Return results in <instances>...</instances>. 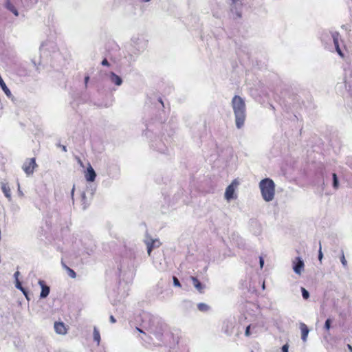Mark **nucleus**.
I'll return each mask as SVG.
<instances>
[{"label":"nucleus","mask_w":352,"mask_h":352,"mask_svg":"<svg viewBox=\"0 0 352 352\" xmlns=\"http://www.w3.org/2000/svg\"><path fill=\"white\" fill-rule=\"evenodd\" d=\"M300 329L301 331V338L302 340L305 342L307 340L308 334H309V329L308 327L305 323H300Z\"/></svg>","instance_id":"10"},{"label":"nucleus","mask_w":352,"mask_h":352,"mask_svg":"<svg viewBox=\"0 0 352 352\" xmlns=\"http://www.w3.org/2000/svg\"><path fill=\"white\" fill-rule=\"evenodd\" d=\"M6 7L8 8V9H9L10 11H12L16 16L18 15L17 10L9 1L7 2Z\"/></svg>","instance_id":"19"},{"label":"nucleus","mask_w":352,"mask_h":352,"mask_svg":"<svg viewBox=\"0 0 352 352\" xmlns=\"http://www.w3.org/2000/svg\"><path fill=\"white\" fill-rule=\"evenodd\" d=\"M347 347H348V349H349V351H350L351 352H352V346H351V345H350V344H348V345H347Z\"/></svg>","instance_id":"35"},{"label":"nucleus","mask_w":352,"mask_h":352,"mask_svg":"<svg viewBox=\"0 0 352 352\" xmlns=\"http://www.w3.org/2000/svg\"><path fill=\"white\" fill-rule=\"evenodd\" d=\"M239 185V182L237 179H234L232 183L226 188V192H225V198L230 201L232 199H234L236 197L234 196V192L235 189L237 188Z\"/></svg>","instance_id":"3"},{"label":"nucleus","mask_w":352,"mask_h":352,"mask_svg":"<svg viewBox=\"0 0 352 352\" xmlns=\"http://www.w3.org/2000/svg\"><path fill=\"white\" fill-rule=\"evenodd\" d=\"M0 86H1V87L2 89V90L3 91V92L5 93V94L8 98H11L12 97L11 91L8 88V87L6 86V83L4 82V81H3V80L2 79L1 77H0Z\"/></svg>","instance_id":"13"},{"label":"nucleus","mask_w":352,"mask_h":352,"mask_svg":"<svg viewBox=\"0 0 352 352\" xmlns=\"http://www.w3.org/2000/svg\"><path fill=\"white\" fill-rule=\"evenodd\" d=\"M333 186L334 188L337 189L338 188V179L336 173H333Z\"/></svg>","instance_id":"20"},{"label":"nucleus","mask_w":352,"mask_h":352,"mask_svg":"<svg viewBox=\"0 0 352 352\" xmlns=\"http://www.w3.org/2000/svg\"><path fill=\"white\" fill-rule=\"evenodd\" d=\"M332 37H333L334 45L336 47V52L341 57L343 58L344 56V55L339 45V41L340 40V34L338 32H334L332 34Z\"/></svg>","instance_id":"6"},{"label":"nucleus","mask_w":352,"mask_h":352,"mask_svg":"<svg viewBox=\"0 0 352 352\" xmlns=\"http://www.w3.org/2000/svg\"><path fill=\"white\" fill-rule=\"evenodd\" d=\"M301 291H302V297L306 300L308 299L309 297V294L308 291H307L304 287L301 288Z\"/></svg>","instance_id":"21"},{"label":"nucleus","mask_w":352,"mask_h":352,"mask_svg":"<svg viewBox=\"0 0 352 352\" xmlns=\"http://www.w3.org/2000/svg\"><path fill=\"white\" fill-rule=\"evenodd\" d=\"M61 264H62L63 267L67 271L68 275L71 278H75L76 277V272L72 269L69 267L63 261H61Z\"/></svg>","instance_id":"14"},{"label":"nucleus","mask_w":352,"mask_h":352,"mask_svg":"<svg viewBox=\"0 0 352 352\" xmlns=\"http://www.w3.org/2000/svg\"><path fill=\"white\" fill-rule=\"evenodd\" d=\"M109 78L112 83L115 84L116 85L120 86L122 83V78L116 74L114 72H111L109 74Z\"/></svg>","instance_id":"11"},{"label":"nucleus","mask_w":352,"mask_h":352,"mask_svg":"<svg viewBox=\"0 0 352 352\" xmlns=\"http://www.w3.org/2000/svg\"><path fill=\"white\" fill-rule=\"evenodd\" d=\"M38 284L41 287V298H46L50 294V287L46 285L45 282L42 280H39Z\"/></svg>","instance_id":"9"},{"label":"nucleus","mask_w":352,"mask_h":352,"mask_svg":"<svg viewBox=\"0 0 352 352\" xmlns=\"http://www.w3.org/2000/svg\"><path fill=\"white\" fill-rule=\"evenodd\" d=\"M16 288L19 289L23 293V294L25 296V297L27 298V299H28V293L27 292L25 291V289L22 287L21 283L17 280H16Z\"/></svg>","instance_id":"17"},{"label":"nucleus","mask_w":352,"mask_h":352,"mask_svg":"<svg viewBox=\"0 0 352 352\" xmlns=\"http://www.w3.org/2000/svg\"><path fill=\"white\" fill-rule=\"evenodd\" d=\"M93 337H94V340L95 342H96L97 345H99L100 342V334L96 327L94 328Z\"/></svg>","instance_id":"15"},{"label":"nucleus","mask_w":352,"mask_h":352,"mask_svg":"<svg viewBox=\"0 0 352 352\" xmlns=\"http://www.w3.org/2000/svg\"><path fill=\"white\" fill-rule=\"evenodd\" d=\"M55 331L61 335H65L67 333V327L63 322H56L54 323Z\"/></svg>","instance_id":"7"},{"label":"nucleus","mask_w":352,"mask_h":352,"mask_svg":"<svg viewBox=\"0 0 352 352\" xmlns=\"http://www.w3.org/2000/svg\"><path fill=\"white\" fill-rule=\"evenodd\" d=\"M36 166L35 158H29L24 162L22 168L27 175H30L33 173Z\"/></svg>","instance_id":"4"},{"label":"nucleus","mask_w":352,"mask_h":352,"mask_svg":"<svg viewBox=\"0 0 352 352\" xmlns=\"http://www.w3.org/2000/svg\"><path fill=\"white\" fill-rule=\"evenodd\" d=\"M142 1L144 2H147V1H149L150 0H142Z\"/></svg>","instance_id":"37"},{"label":"nucleus","mask_w":352,"mask_h":352,"mask_svg":"<svg viewBox=\"0 0 352 352\" xmlns=\"http://www.w3.org/2000/svg\"><path fill=\"white\" fill-rule=\"evenodd\" d=\"M173 283L175 286L181 287V284L177 277L173 276Z\"/></svg>","instance_id":"24"},{"label":"nucleus","mask_w":352,"mask_h":352,"mask_svg":"<svg viewBox=\"0 0 352 352\" xmlns=\"http://www.w3.org/2000/svg\"><path fill=\"white\" fill-rule=\"evenodd\" d=\"M250 328H251V325L250 324L245 329V335L247 337H249L251 335Z\"/></svg>","instance_id":"23"},{"label":"nucleus","mask_w":352,"mask_h":352,"mask_svg":"<svg viewBox=\"0 0 352 352\" xmlns=\"http://www.w3.org/2000/svg\"><path fill=\"white\" fill-rule=\"evenodd\" d=\"M136 329H137L139 332H140V333H142L145 334V333H144V332L141 329H140V328L137 327V328H136Z\"/></svg>","instance_id":"34"},{"label":"nucleus","mask_w":352,"mask_h":352,"mask_svg":"<svg viewBox=\"0 0 352 352\" xmlns=\"http://www.w3.org/2000/svg\"><path fill=\"white\" fill-rule=\"evenodd\" d=\"M198 309L201 311H207L209 310L210 307L208 305L201 302L197 305Z\"/></svg>","instance_id":"16"},{"label":"nucleus","mask_w":352,"mask_h":352,"mask_svg":"<svg viewBox=\"0 0 352 352\" xmlns=\"http://www.w3.org/2000/svg\"><path fill=\"white\" fill-rule=\"evenodd\" d=\"M109 320H110L111 322H112V323H115L116 321L115 318L113 316H110Z\"/></svg>","instance_id":"32"},{"label":"nucleus","mask_w":352,"mask_h":352,"mask_svg":"<svg viewBox=\"0 0 352 352\" xmlns=\"http://www.w3.org/2000/svg\"><path fill=\"white\" fill-rule=\"evenodd\" d=\"M288 345L287 344H285L282 347V352H288Z\"/></svg>","instance_id":"28"},{"label":"nucleus","mask_w":352,"mask_h":352,"mask_svg":"<svg viewBox=\"0 0 352 352\" xmlns=\"http://www.w3.org/2000/svg\"><path fill=\"white\" fill-rule=\"evenodd\" d=\"M89 80V76H85V86L86 87H87V85L88 83Z\"/></svg>","instance_id":"31"},{"label":"nucleus","mask_w":352,"mask_h":352,"mask_svg":"<svg viewBox=\"0 0 352 352\" xmlns=\"http://www.w3.org/2000/svg\"><path fill=\"white\" fill-rule=\"evenodd\" d=\"M190 279L192 281L194 287L200 292H204V286L199 282L197 278L191 276Z\"/></svg>","instance_id":"12"},{"label":"nucleus","mask_w":352,"mask_h":352,"mask_svg":"<svg viewBox=\"0 0 352 352\" xmlns=\"http://www.w3.org/2000/svg\"><path fill=\"white\" fill-rule=\"evenodd\" d=\"M232 106L235 116L236 127L240 129L243 126L245 120V102L240 96H235L232 98Z\"/></svg>","instance_id":"1"},{"label":"nucleus","mask_w":352,"mask_h":352,"mask_svg":"<svg viewBox=\"0 0 352 352\" xmlns=\"http://www.w3.org/2000/svg\"><path fill=\"white\" fill-rule=\"evenodd\" d=\"M331 319H327L325 322V324H324V329L326 331H329L331 328Z\"/></svg>","instance_id":"22"},{"label":"nucleus","mask_w":352,"mask_h":352,"mask_svg":"<svg viewBox=\"0 0 352 352\" xmlns=\"http://www.w3.org/2000/svg\"><path fill=\"white\" fill-rule=\"evenodd\" d=\"M259 186L261 188L263 198L266 201H272L274 197L275 184L272 179L266 178L260 182Z\"/></svg>","instance_id":"2"},{"label":"nucleus","mask_w":352,"mask_h":352,"mask_svg":"<svg viewBox=\"0 0 352 352\" xmlns=\"http://www.w3.org/2000/svg\"><path fill=\"white\" fill-rule=\"evenodd\" d=\"M58 146L60 147L64 152L67 151V148L65 146L59 144Z\"/></svg>","instance_id":"30"},{"label":"nucleus","mask_w":352,"mask_h":352,"mask_svg":"<svg viewBox=\"0 0 352 352\" xmlns=\"http://www.w3.org/2000/svg\"><path fill=\"white\" fill-rule=\"evenodd\" d=\"M155 242V241H152L151 242L147 243V252L148 255H151V253L154 248Z\"/></svg>","instance_id":"18"},{"label":"nucleus","mask_w":352,"mask_h":352,"mask_svg":"<svg viewBox=\"0 0 352 352\" xmlns=\"http://www.w3.org/2000/svg\"><path fill=\"white\" fill-rule=\"evenodd\" d=\"M322 256H323V255H322V252L321 245L320 244V248H319V251H318V259L320 261H321L322 258Z\"/></svg>","instance_id":"25"},{"label":"nucleus","mask_w":352,"mask_h":352,"mask_svg":"<svg viewBox=\"0 0 352 352\" xmlns=\"http://www.w3.org/2000/svg\"><path fill=\"white\" fill-rule=\"evenodd\" d=\"M3 191H4L5 194H6V197H9V194L8 192V190H6V188H3Z\"/></svg>","instance_id":"33"},{"label":"nucleus","mask_w":352,"mask_h":352,"mask_svg":"<svg viewBox=\"0 0 352 352\" xmlns=\"http://www.w3.org/2000/svg\"><path fill=\"white\" fill-rule=\"evenodd\" d=\"M252 352H254V351H252Z\"/></svg>","instance_id":"39"},{"label":"nucleus","mask_w":352,"mask_h":352,"mask_svg":"<svg viewBox=\"0 0 352 352\" xmlns=\"http://www.w3.org/2000/svg\"><path fill=\"white\" fill-rule=\"evenodd\" d=\"M259 262H260L261 267L262 268V267H263V264H264V260H263V258L262 257H260V261H259Z\"/></svg>","instance_id":"29"},{"label":"nucleus","mask_w":352,"mask_h":352,"mask_svg":"<svg viewBox=\"0 0 352 352\" xmlns=\"http://www.w3.org/2000/svg\"><path fill=\"white\" fill-rule=\"evenodd\" d=\"M85 177L86 180L89 182H94L96 179V174L90 164H88L87 170L85 173Z\"/></svg>","instance_id":"5"},{"label":"nucleus","mask_w":352,"mask_h":352,"mask_svg":"<svg viewBox=\"0 0 352 352\" xmlns=\"http://www.w3.org/2000/svg\"><path fill=\"white\" fill-rule=\"evenodd\" d=\"M236 1H237V0H232V3H234V4L236 3Z\"/></svg>","instance_id":"36"},{"label":"nucleus","mask_w":352,"mask_h":352,"mask_svg":"<svg viewBox=\"0 0 352 352\" xmlns=\"http://www.w3.org/2000/svg\"><path fill=\"white\" fill-rule=\"evenodd\" d=\"M341 262L344 266L346 265V261L344 255L343 254L341 256Z\"/></svg>","instance_id":"26"},{"label":"nucleus","mask_w":352,"mask_h":352,"mask_svg":"<svg viewBox=\"0 0 352 352\" xmlns=\"http://www.w3.org/2000/svg\"><path fill=\"white\" fill-rule=\"evenodd\" d=\"M103 66H109V63L107 58H104L101 63Z\"/></svg>","instance_id":"27"},{"label":"nucleus","mask_w":352,"mask_h":352,"mask_svg":"<svg viewBox=\"0 0 352 352\" xmlns=\"http://www.w3.org/2000/svg\"><path fill=\"white\" fill-rule=\"evenodd\" d=\"M160 102L163 104V102L161 99L160 100Z\"/></svg>","instance_id":"38"},{"label":"nucleus","mask_w":352,"mask_h":352,"mask_svg":"<svg viewBox=\"0 0 352 352\" xmlns=\"http://www.w3.org/2000/svg\"><path fill=\"white\" fill-rule=\"evenodd\" d=\"M296 263L294 264L293 269H294V271L297 274L300 275L304 269V266H305L304 262L300 257H296Z\"/></svg>","instance_id":"8"}]
</instances>
